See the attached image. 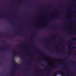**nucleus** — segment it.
<instances>
[{
	"label": "nucleus",
	"mask_w": 76,
	"mask_h": 76,
	"mask_svg": "<svg viewBox=\"0 0 76 76\" xmlns=\"http://www.w3.org/2000/svg\"><path fill=\"white\" fill-rule=\"evenodd\" d=\"M57 17H58V16H56V18H57Z\"/></svg>",
	"instance_id": "nucleus-10"
},
{
	"label": "nucleus",
	"mask_w": 76,
	"mask_h": 76,
	"mask_svg": "<svg viewBox=\"0 0 76 76\" xmlns=\"http://www.w3.org/2000/svg\"><path fill=\"white\" fill-rule=\"evenodd\" d=\"M37 34V33H31V35H35V34Z\"/></svg>",
	"instance_id": "nucleus-4"
},
{
	"label": "nucleus",
	"mask_w": 76,
	"mask_h": 76,
	"mask_svg": "<svg viewBox=\"0 0 76 76\" xmlns=\"http://www.w3.org/2000/svg\"><path fill=\"white\" fill-rule=\"evenodd\" d=\"M41 29H45V27H42L41 28Z\"/></svg>",
	"instance_id": "nucleus-6"
},
{
	"label": "nucleus",
	"mask_w": 76,
	"mask_h": 76,
	"mask_svg": "<svg viewBox=\"0 0 76 76\" xmlns=\"http://www.w3.org/2000/svg\"><path fill=\"white\" fill-rule=\"evenodd\" d=\"M58 33H56V34H53L51 35V37H56V36H58Z\"/></svg>",
	"instance_id": "nucleus-1"
},
{
	"label": "nucleus",
	"mask_w": 76,
	"mask_h": 76,
	"mask_svg": "<svg viewBox=\"0 0 76 76\" xmlns=\"http://www.w3.org/2000/svg\"><path fill=\"white\" fill-rule=\"evenodd\" d=\"M2 17V16H0V17Z\"/></svg>",
	"instance_id": "nucleus-9"
},
{
	"label": "nucleus",
	"mask_w": 76,
	"mask_h": 76,
	"mask_svg": "<svg viewBox=\"0 0 76 76\" xmlns=\"http://www.w3.org/2000/svg\"><path fill=\"white\" fill-rule=\"evenodd\" d=\"M76 32L74 31L73 32H69L68 33V34H76Z\"/></svg>",
	"instance_id": "nucleus-2"
},
{
	"label": "nucleus",
	"mask_w": 76,
	"mask_h": 76,
	"mask_svg": "<svg viewBox=\"0 0 76 76\" xmlns=\"http://www.w3.org/2000/svg\"><path fill=\"white\" fill-rule=\"evenodd\" d=\"M64 75V74H63V73H62V76H63Z\"/></svg>",
	"instance_id": "nucleus-7"
},
{
	"label": "nucleus",
	"mask_w": 76,
	"mask_h": 76,
	"mask_svg": "<svg viewBox=\"0 0 76 76\" xmlns=\"http://www.w3.org/2000/svg\"><path fill=\"white\" fill-rule=\"evenodd\" d=\"M45 59L46 61H49L50 60V59L48 57H45Z\"/></svg>",
	"instance_id": "nucleus-3"
},
{
	"label": "nucleus",
	"mask_w": 76,
	"mask_h": 76,
	"mask_svg": "<svg viewBox=\"0 0 76 76\" xmlns=\"http://www.w3.org/2000/svg\"><path fill=\"white\" fill-rule=\"evenodd\" d=\"M72 38H73V37H72Z\"/></svg>",
	"instance_id": "nucleus-8"
},
{
	"label": "nucleus",
	"mask_w": 76,
	"mask_h": 76,
	"mask_svg": "<svg viewBox=\"0 0 76 76\" xmlns=\"http://www.w3.org/2000/svg\"><path fill=\"white\" fill-rule=\"evenodd\" d=\"M54 19V18H53V19Z\"/></svg>",
	"instance_id": "nucleus-11"
},
{
	"label": "nucleus",
	"mask_w": 76,
	"mask_h": 76,
	"mask_svg": "<svg viewBox=\"0 0 76 76\" xmlns=\"http://www.w3.org/2000/svg\"><path fill=\"white\" fill-rule=\"evenodd\" d=\"M18 1L19 2H22V1H22V0H19V1Z\"/></svg>",
	"instance_id": "nucleus-5"
}]
</instances>
